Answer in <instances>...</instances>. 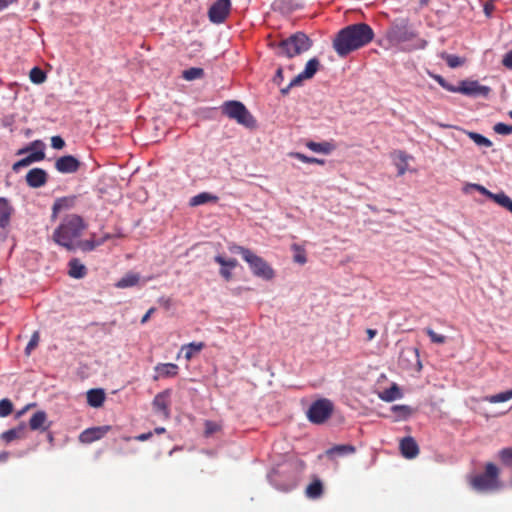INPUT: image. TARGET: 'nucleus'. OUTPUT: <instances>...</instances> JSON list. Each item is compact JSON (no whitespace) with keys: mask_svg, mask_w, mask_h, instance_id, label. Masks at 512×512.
I'll list each match as a JSON object with an SVG mask.
<instances>
[{"mask_svg":"<svg viewBox=\"0 0 512 512\" xmlns=\"http://www.w3.org/2000/svg\"><path fill=\"white\" fill-rule=\"evenodd\" d=\"M373 38L374 32L368 24H352L338 32L333 47L339 56L345 57L352 51L369 44Z\"/></svg>","mask_w":512,"mask_h":512,"instance_id":"f257e3e1","label":"nucleus"},{"mask_svg":"<svg viewBox=\"0 0 512 512\" xmlns=\"http://www.w3.org/2000/svg\"><path fill=\"white\" fill-rule=\"evenodd\" d=\"M87 224L84 219L76 214L67 215L53 233L54 241L68 249L74 250Z\"/></svg>","mask_w":512,"mask_h":512,"instance_id":"f03ea898","label":"nucleus"},{"mask_svg":"<svg viewBox=\"0 0 512 512\" xmlns=\"http://www.w3.org/2000/svg\"><path fill=\"white\" fill-rule=\"evenodd\" d=\"M234 253L241 254L243 260L248 263L254 276L264 280H272L275 277L274 269L260 256L250 249L235 245L230 249Z\"/></svg>","mask_w":512,"mask_h":512,"instance_id":"7ed1b4c3","label":"nucleus"},{"mask_svg":"<svg viewBox=\"0 0 512 512\" xmlns=\"http://www.w3.org/2000/svg\"><path fill=\"white\" fill-rule=\"evenodd\" d=\"M499 470L493 463H487L483 474L475 475L470 479V485L477 491H488L499 488Z\"/></svg>","mask_w":512,"mask_h":512,"instance_id":"20e7f679","label":"nucleus"},{"mask_svg":"<svg viewBox=\"0 0 512 512\" xmlns=\"http://www.w3.org/2000/svg\"><path fill=\"white\" fill-rule=\"evenodd\" d=\"M311 46V40L302 32L295 33L280 43L283 53L289 58L308 51Z\"/></svg>","mask_w":512,"mask_h":512,"instance_id":"39448f33","label":"nucleus"},{"mask_svg":"<svg viewBox=\"0 0 512 512\" xmlns=\"http://www.w3.org/2000/svg\"><path fill=\"white\" fill-rule=\"evenodd\" d=\"M223 112L239 124L251 128L255 126V119L247 108L238 101H227L223 104Z\"/></svg>","mask_w":512,"mask_h":512,"instance_id":"423d86ee","label":"nucleus"},{"mask_svg":"<svg viewBox=\"0 0 512 512\" xmlns=\"http://www.w3.org/2000/svg\"><path fill=\"white\" fill-rule=\"evenodd\" d=\"M333 411V404L328 399H320L311 404L307 416L315 424L325 422Z\"/></svg>","mask_w":512,"mask_h":512,"instance_id":"0eeeda50","label":"nucleus"},{"mask_svg":"<svg viewBox=\"0 0 512 512\" xmlns=\"http://www.w3.org/2000/svg\"><path fill=\"white\" fill-rule=\"evenodd\" d=\"M320 67V62L317 58L310 59L304 70L298 75L294 76L286 87H281L280 91L283 95L288 94L289 91L296 86H300L304 80L311 79Z\"/></svg>","mask_w":512,"mask_h":512,"instance_id":"6e6552de","label":"nucleus"},{"mask_svg":"<svg viewBox=\"0 0 512 512\" xmlns=\"http://www.w3.org/2000/svg\"><path fill=\"white\" fill-rule=\"evenodd\" d=\"M231 11L230 0H217L208 10V18L214 24L223 23Z\"/></svg>","mask_w":512,"mask_h":512,"instance_id":"1a4fd4ad","label":"nucleus"},{"mask_svg":"<svg viewBox=\"0 0 512 512\" xmlns=\"http://www.w3.org/2000/svg\"><path fill=\"white\" fill-rule=\"evenodd\" d=\"M471 187L512 213V199L506 193H493L480 184H472Z\"/></svg>","mask_w":512,"mask_h":512,"instance_id":"9d476101","label":"nucleus"},{"mask_svg":"<svg viewBox=\"0 0 512 512\" xmlns=\"http://www.w3.org/2000/svg\"><path fill=\"white\" fill-rule=\"evenodd\" d=\"M454 93H461L468 96H488L490 88L479 84L478 81L464 80L460 82L458 87H455Z\"/></svg>","mask_w":512,"mask_h":512,"instance_id":"9b49d317","label":"nucleus"},{"mask_svg":"<svg viewBox=\"0 0 512 512\" xmlns=\"http://www.w3.org/2000/svg\"><path fill=\"white\" fill-rule=\"evenodd\" d=\"M390 157L397 169L398 176H403L406 172L410 171L409 163L413 160V156L403 150H395L391 152Z\"/></svg>","mask_w":512,"mask_h":512,"instance_id":"f8f14e48","label":"nucleus"},{"mask_svg":"<svg viewBox=\"0 0 512 512\" xmlns=\"http://www.w3.org/2000/svg\"><path fill=\"white\" fill-rule=\"evenodd\" d=\"M110 429L111 427L108 425L85 429L79 435V441L85 444L92 443L103 438L110 431Z\"/></svg>","mask_w":512,"mask_h":512,"instance_id":"ddd939ff","label":"nucleus"},{"mask_svg":"<svg viewBox=\"0 0 512 512\" xmlns=\"http://www.w3.org/2000/svg\"><path fill=\"white\" fill-rule=\"evenodd\" d=\"M26 183L31 188L43 187L48 181V173L42 168H33L26 174Z\"/></svg>","mask_w":512,"mask_h":512,"instance_id":"4468645a","label":"nucleus"},{"mask_svg":"<svg viewBox=\"0 0 512 512\" xmlns=\"http://www.w3.org/2000/svg\"><path fill=\"white\" fill-rule=\"evenodd\" d=\"M155 375L153 379L158 381L160 379L175 378L179 373V366L174 363H158L154 367Z\"/></svg>","mask_w":512,"mask_h":512,"instance_id":"2eb2a0df","label":"nucleus"},{"mask_svg":"<svg viewBox=\"0 0 512 512\" xmlns=\"http://www.w3.org/2000/svg\"><path fill=\"white\" fill-rule=\"evenodd\" d=\"M171 391L166 389L160 393H158L153 399V407L154 409L161 413L164 418L168 419L170 417V402Z\"/></svg>","mask_w":512,"mask_h":512,"instance_id":"dca6fc26","label":"nucleus"},{"mask_svg":"<svg viewBox=\"0 0 512 512\" xmlns=\"http://www.w3.org/2000/svg\"><path fill=\"white\" fill-rule=\"evenodd\" d=\"M79 161L71 155L62 156L55 162V168L61 173H74L79 168Z\"/></svg>","mask_w":512,"mask_h":512,"instance_id":"f3484780","label":"nucleus"},{"mask_svg":"<svg viewBox=\"0 0 512 512\" xmlns=\"http://www.w3.org/2000/svg\"><path fill=\"white\" fill-rule=\"evenodd\" d=\"M215 262L218 263L220 268V275L226 280L229 281L232 278V271L238 265V262L234 258L226 259L221 255H217L214 258Z\"/></svg>","mask_w":512,"mask_h":512,"instance_id":"a211bd4d","label":"nucleus"},{"mask_svg":"<svg viewBox=\"0 0 512 512\" xmlns=\"http://www.w3.org/2000/svg\"><path fill=\"white\" fill-rule=\"evenodd\" d=\"M111 238L110 234H105L102 237L97 238L95 234H92L90 239L77 242L76 248H79L83 252L93 251L96 247L104 244Z\"/></svg>","mask_w":512,"mask_h":512,"instance_id":"6ab92c4d","label":"nucleus"},{"mask_svg":"<svg viewBox=\"0 0 512 512\" xmlns=\"http://www.w3.org/2000/svg\"><path fill=\"white\" fill-rule=\"evenodd\" d=\"M45 148L46 145L42 140H34L29 143L27 146L19 149L16 155H23L25 153H29L32 155H39V160L42 161L45 158Z\"/></svg>","mask_w":512,"mask_h":512,"instance_id":"aec40b11","label":"nucleus"},{"mask_svg":"<svg viewBox=\"0 0 512 512\" xmlns=\"http://www.w3.org/2000/svg\"><path fill=\"white\" fill-rule=\"evenodd\" d=\"M27 437V425L21 422L17 427L9 429L1 434V439L10 443L17 439H25Z\"/></svg>","mask_w":512,"mask_h":512,"instance_id":"412c9836","label":"nucleus"},{"mask_svg":"<svg viewBox=\"0 0 512 512\" xmlns=\"http://www.w3.org/2000/svg\"><path fill=\"white\" fill-rule=\"evenodd\" d=\"M14 208L8 199L0 197V228L5 229L9 226Z\"/></svg>","mask_w":512,"mask_h":512,"instance_id":"4be33fe9","label":"nucleus"},{"mask_svg":"<svg viewBox=\"0 0 512 512\" xmlns=\"http://www.w3.org/2000/svg\"><path fill=\"white\" fill-rule=\"evenodd\" d=\"M401 454L407 459L415 458L419 453V447L412 437H405L400 441Z\"/></svg>","mask_w":512,"mask_h":512,"instance_id":"5701e85b","label":"nucleus"},{"mask_svg":"<svg viewBox=\"0 0 512 512\" xmlns=\"http://www.w3.org/2000/svg\"><path fill=\"white\" fill-rule=\"evenodd\" d=\"M29 427L31 430H47L50 427V423H48L46 412L40 410L34 413L29 420Z\"/></svg>","mask_w":512,"mask_h":512,"instance_id":"b1692460","label":"nucleus"},{"mask_svg":"<svg viewBox=\"0 0 512 512\" xmlns=\"http://www.w3.org/2000/svg\"><path fill=\"white\" fill-rule=\"evenodd\" d=\"M68 274L75 279L84 278L87 274L86 266L77 258H73L68 262Z\"/></svg>","mask_w":512,"mask_h":512,"instance_id":"393cba45","label":"nucleus"},{"mask_svg":"<svg viewBox=\"0 0 512 512\" xmlns=\"http://www.w3.org/2000/svg\"><path fill=\"white\" fill-rule=\"evenodd\" d=\"M416 37V33L407 29L406 27H400L391 33V40L403 44L413 40Z\"/></svg>","mask_w":512,"mask_h":512,"instance_id":"a878e982","label":"nucleus"},{"mask_svg":"<svg viewBox=\"0 0 512 512\" xmlns=\"http://www.w3.org/2000/svg\"><path fill=\"white\" fill-rule=\"evenodd\" d=\"M305 145L311 151H313L315 153L325 154V155L330 154L335 149V145L332 142H328V141H323V142L308 141Z\"/></svg>","mask_w":512,"mask_h":512,"instance_id":"bb28decb","label":"nucleus"},{"mask_svg":"<svg viewBox=\"0 0 512 512\" xmlns=\"http://www.w3.org/2000/svg\"><path fill=\"white\" fill-rule=\"evenodd\" d=\"M105 401V392L103 389H90L87 392V402L91 407L98 408Z\"/></svg>","mask_w":512,"mask_h":512,"instance_id":"cd10ccee","label":"nucleus"},{"mask_svg":"<svg viewBox=\"0 0 512 512\" xmlns=\"http://www.w3.org/2000/svg\"><path fill=\"white\" fill-rule=\"evenodd\" d=\"M205 348L203 342H191L181 347L180 352L184 353L187 361H190L196 354L200 353Z\"/></svg>","mask_w":512,"mask_h":512,"instance_id":"c85d7f7f","label":"nucleus"},{"mask_svg":"<svg viewBox=\"0 0 512 512\" xmlns=\"http://www.w3.org/2000/svg\"><path fill=\"white\" fill-rule=\"evenodd\" d=\"M402 397V393L397 384H392L391 387L379 393V398L386 402H392Z\"/></svg>","mask_w":512,"mask_h":512,"instance_id":"c756f323","label":"nucleus"},{"mask_svg":"<svg viewBox=\"0 0 512 512\" xmlns=\"http://www.w3.org/2000/svg\"><path fill=\"white\" fill-rule=\"evenodd\" d=\"M139 280H140L139 274L128 273L116 282L115 287H117L119 289L133 287L138 284Z\"/></svg>","mask_w":512,"mask_h":512,"instance_id":"7c9ffc66","label":"nucleus"},{"mask_svg":"<svg viewBox=\"0 0 512 512\" xmlns=\"http://www.w3.org/2000/svg\"><path fill=\"white\" fill-rule=\"evenodd\" d=\"M217 201H218L217 196H215L211 193H208V192H202V193H199V194L193 196L190 199L189 204H190V206L195 207V206H199L202 204H206L208 202H217Z\"/></svg>","mask_w":512,"mask_h":512,"instance_id":"2f4dec72","label":"nucleus"},{"mask_svg":"<svg viewBox=\"0 0 512 512\" xmlns=\"http://www.w3.org/2000/svg\"><path fill=\"white\" fill-rule=\"evenodd\" d=\"M323 494V484L319 479H314L306 488V496L310 499H317Z\"/></svg>","mask_w":512,"mask_h":512,"instance_id":"473e14b6","label":"nucleus"},{"mask_svg":"<svg viewBox=\"0 0 512 512\" xmlns=\"http://www.w3.org/2000/svg\"><path fill=\"white\" fill-rule=\"evenodd\" d=\"M511 399H512V389L500 392L498 394L485 396L482 398L483 401L493 403V404L507 402Z\"/></svg>","mask_w":512,"mask_h":512,"instance_id":"72a5a7b5","label":"nucleus"},{"mask_svg":"<svg viewBox=\"0 0 512 512\" xmlns=\"http://www.w3.org/2000/svg\"><path fill=\"white\" fill-rule=\"evenodd\" d=\"M291 250L293 252L294 262L300 265H304L307 262L306 250L304 246L294 243L291 245Z\"/></svg>","mask_w":512,"mask_h":512,"instance_id":"f704fd0d","label":"nucleus"},{"mask_svg":"<svg viewBox=\"0 0 512 512\" xmlns=\"http://www.w3.org/2000/svg\"><path fill=\"white\" fill-rule=\"evenodd\" d=\"M476 145L478 146H481V147H491L492 146V142L486 138L485 136L479 134V133H476V132H472V131H467V130H462Z\"/></svg>","mask_w":512,"mask_h":512,"instance_id":"c9c22d12","label":"nucleus"},{"mask_svg":"<svg viewBox=\"0 0 512 512\" xmlns=\"http://www.w3.org/2000/svg\"><path fill=\"white\" fill-rule=\"evenodd\" d=\"M289 156L291 158H295L303 163H307V164H318V165H324L325 164V161L323 159H319V158H315V157H309V156H306L305 154L303 153H300V152H290L289 153Z\"/></svg>","mask_w":512,"mask_h":512,"instance_id":"e433bc0d","label":"nucleus"},{"mask_svg":"<svg viewBox=\"0 0 512 512\" xmlns=\"http://www.w3.org/2000/svg\"><path fill=\"white\" fill-rule=\"evenodd\" d=\"M73 202L74 199L68 197L57 199L53 204V215L56 216L60 211L70 208Z\"/></svg>","mask_w":512,"mask_h":512,"instance_id":"4c0bfd02","label":"nucleus"},{"mask_svg":"<svg viewBox=\"0 0 512 512\" xmlns=\"http://www.w3.org/2000/svg\"><path fill=\"white\" fill-rule=\"evenodd\" d=\"M35 156L36 155L29 154L25 158H22L19 161L15 162L12 166V170L17 173L23 167H27L35 162H40L39 157H35Z\"/></svg>","mask_w":512,"mask_h":512,"instance_id":"58836bf2","label":"nucleus"},{"mask_svg":"<svg viewBox=\"0 0 512 512\" xmlns=\"http://www.w3.org/2000/svg\"><path fill=\"white\" fill-rule=\"evenodd\" d=\"M35 156L36 155L29 154L25 158H22L19 161L15 162L12 166V170L17 173L23 167H27L35 162H40L39 157H35Z\"/></svg>","mask_w":512,"mask_h":512,"instance_id":"ea45409f","label":"nucleus"},{"mask_svg":"<svg viewBox=\"0 0 512 512\" xmlns=\"http://www.w3.org/2000/svg\"><path fill=\"white\" fill-rule=\"evenodd\" d=\"M204 71L201 68L192 67L183 71V78L188 81L199 79L203 76Z\"/></svg>","mask_w":512,"mask_h":512,"instance_id":"a19ab883","label":"nucleus"},{"mask_svg":"<svg viewBox=\"0 0 512 512\" xmlns=\"http://www.w3.org/2000/svg\"><path fill=\"white\" fill-rule=\"evenodd\" d=\"M30 80L35 84H41L46 80V74L42 69L34 67L29 73Z\"/></svg>","mask_w":512,"mask_h":512,"instance_id":"79ce46f5","label":"nucleus"},{"mask_svg":"<svg viewBox=\"0 0 512 512\" xmlns=\"http://www.w3.org/2000/svg\"><path fill=\"white\" fill-rule=\"evenodd\" d=\"M443 58L445 59L447 65L450 68H457L464 64V59L460 58L459 56H456V55L445 54V55H443Z\"/></svg>","mask_w":512,"mask_h":512,"instance_id":"37998d69","label":"nucleus"},{"mask_svg":"<svg viewBox=\"0 0 512 512\" xmlns=\"http://www.w3.org/2000/svg\"><path fill=\"white\" fill-rule=\"evenodd\" d=\"M13 404L9 399H2L0 401V417H7L12 413Z\"/></svg>","mask_w":512,"mask_h":512,"instance_id":"c03bdc74","label":"nucleus"},{"mask_svg":"<svg viewBox=\"0 0 512 512\" xmlns=\"http://www.w3.org/2000/svg\"><path fill=\"white\" fill-rule=\"evenodd\" d=\"M392 411L397 414L399 418H407L411 414V409L406 405H395L392 407Z\"/></svg>","mask_w":512,"mask_h":512,"instance_id":"a18cd8bd","label":"nucleus"},{"mask_svg":"<svg viewBox=\"0 0 512 512\" xmlns=\"http://www.w3.org/2000/svg\"><path fill=\"white\" fill-rule=\"evenodd\" d=\"M495 133L500 135H510L512 134V125H508L502 122L496 123L493 127Z\"/></svg>","mask_w":512,"mask_h":512,"instance_id":"49530a36","label":"nucleus"},{"mask_svg":"<svg viewBox=\"0 0 512 512\" xmlns=\"http://www.w3.org/2000/svg\"><path fill=\"white\" fill-rule=\"evenodd\" d=\"M426 334L429 336L430 340L433 343L443 344L446 341V337L444 335L437 334L435 331H433L430 328L426 329Z\"/></svg>","mask_w":512,"mask_h":512,"instance_id":"de8ad7c7","label":"nucleus"},{"mask_svg":"<svg viewBox=\"0 0 512 512\" xmlns=\"http://www.w3.org/2000/svg\"><path fill=\"white\" fill-rule=\"evenodd\" d=\"M499 457L504 464L512 466V449L511 448L502 449L499 452Z\"/></svg>","mask_w":512,"mask_h":512,"instance_id":"09e8293b","label":"nucleus"},{"mask_svg":"<svg viewBox=\"0 0 512 512\" xmlns=\"http://www.w3.org/2000/svg\"><path fill=\"white\" fill-rule=\"evenodd\" d=\"M431 77H432L435 81H437V83H438L441 87H443L444 89H446L447 91H449V92H454V91H455V87H456V86H453V85H451V84L447 83V82L445 81V79H444L442 76H440V75H431Z\"/></svg>","mask_w":512,"mask_h":512,"instance_id":"8fccbe9b","label":"nucleus"},{"mask_svg":"<svg viewBox=\"0 0 512 512\" xmlns=\"http://www.w3.org/2000/svg\"><path fill=\"white\" fill-rule=\"evenodd\" d=\"M39 333L38 332H34L30 341L28 342L27 346H26V353L27 354H30V352L36 348V346L38 345L39 343Z\"/></svg>","mask_w":512,"mask_h":512,"instance_id":"3c124183","label":"nucleus"},{"mask_svg":"<svg viewBox=\"0 0 512 512\" xmlns=\"http://www.w3.org/2000/svg\"><path fill=\"white\" fill-rule=\"evenodd\" d=\"M284 78H285V68L279 67L276 71L273 81L277 86H282Z\"/></svg>","mask_w":512,"mask_h":512,"instance_id":"603ef678","label":"nucleus"},{"mask_svg":"<svg viewBox=\"0 0 512 512\" xmlns=\"http://www.w3.org/2000/svg\"><path fill=\"white\" fill-rule=\"evenodd\" d=\"M331 452H337L339 454L354 453L355 448L351 445H339L334 447Z\"/></svg>","mask_w":512,"mask_h":512,"instance_id":"864d4df0","label":"nucleus"},{"mask_svg":"<svg viewBox=\"0 0 512 512\" xmlns=\"http://www.w3.org/2000/svg\"><path fill=\"white\" fill-rule=\"evenodd\" d=\"M220 429V426L213 421H206L205 423V433L206 435H211L217 432Z\"/></svg>","mask_w":512,"mask_h":512,"instance_id":"5fc2aeb1","label":"nucleus"},{"mask_svg":"<svg viewBox=\"0 0 512 512\" xmlns=\"http://www.w3.org/2000/svg\"><path fill=\"white\" fill-rule=\"evenodd\" d=\"M51 146L54 149L60 150L65 146V142L60 136H53L51 138Z\"/></svg>","mask_w":512,"mask_h":512,"instance_id":"6e6d98bb","label":"nucleus"},{"mask_svg":"<svg viewBox=\"0 0 512 512\" xmlns=\"http://www.w3.org/2000/svg\"><path fill=\"white\" fill-rule=\"evenodd\" d=\"M502 64L508 68V69H512V50L508 51L504 57H503V60H502Z\"/></svg>","mask_w":512,"mask_h":512,"instance_id":"4d7b16f0","label":"nucleus"},{"mask_svg":"<svg viewBox=\"0 0 512 512\" xmlns=\"http://www.w3.org/2000/svg\"><path fill=\"white\" fill-rule=\"evenodd\" d=\"M155 310H156V309H155L154 307L150 308V309L146 312V314L142 317V319H141V324H145V323L150 319V317H151V316H152V314L155 312Z\"/></svg>","mask_w":512,"mask_h":512,"instance_id":"13d9d810","label":"nucleus"},{"mask_svg":"<svg viewBox=\"0 0 512 512\" xmlns=\"http://www.w3.org/2000/svg\"><path fill=\"white\" fill-rule=\"evenodd\" d=\"M18 0H0V11L6 9L9 5L16 3Z\"/></svg>","mask_w":512,"mask_h":512,"instance_id":"bf43d9fd","label":"nucleus"},{"mask_svg":"<svg viewBox=\"0 0 512 512\" xmlns=\"http://www.w3.org/2000/svg\"><path fill=\"white\" fill-rule=\"evenodd\" d=\"M427 45V41L424 39H418L417 43L412 47L413 49H424Z\"/></svg>","mask_w":512,"mask_h":512,"instance_id":"052dcab7","label":"nucleus"},{"mask_svg":"<svg viewBox=\"0 0 512 512\" xmlns=\"http://www.w3.org/2000/svg\"><path fill=\"white\" fill-rule=\"evenodd\" d=\"M152 437V432L143 433L135 437L138 441H146Z\"/></svg>","mask_w":512,"mask_h":512,"instance_id":"680f3d73","label":"nucleus"},{"mask_svg":"<svg viewBox=\"0 0 512 512\" xmlns=\"http://www.w3.org/2000/svg\"><path fill=\"white\" fill-rule=\"evenodd\" d=\"M366 334L368 340L370 341L377 335V330L369 328L366 330Z\"/></svg>","mask_w":512,"mask_h":512,"instance_id":"e2e57ef3","label":"nucleus"},{"mask_svg":"<svg viewBox=\"0 0 512 512\" xmlns=\"http://www.w3.org/2000/svg\"><path fill=\"white\" fill-rule=\"evenodd\" d=\"M31 406V404H28L26 407H24L21 411L17 413L16 417H21Z\"/></svg>","mask_w":512,"mask_h":512,"instance_id":"0e129e2a","label":"nucleus"},{"mask_svg":"<svg viewBox=\"0 0 512 512\" xmlns=\"http://www.w3.org/2000/svg\"><path fill=\"white\" fill-rule=\"evenodd\" d=\"M484 11H485V14L487 16H490L491 15V11H492V7H490L489 5H485Z\"/></svg>","mask_w":512,"mask_h":512,"instance_id":"69168bd1","label":"nucleus"},{"mask_svg":"<svg viewBox=\"0 0 512 512\" xmlns=\"http://www.w3.org/2000/svg\"><path fill=\"white\" fill-rule=\"evenodd\" d=\"M165 431H166V430H165V428H164V427H157V428L155 429V433H156V434H162V433H164Z\"/></svg>","mask_w":512,"mask_h":512,"instance_id":"338daca9","label":"nucleus"},{"mask_svg":"<svg viewBox=\"0 0 512 512\" xmlns=\"http://www.w3.org/2000/svg\"><path fill=\"white\" fill-rule=\"evenodd\" d=\"M284 68H285V72L287 71V72L291 73V72L294 71V66L293 65H289V66L284 67Z\"/></svg>","mask_w":512,"mask_h":512,"instance_id":"774afa93","label":"nucleus"}]
</instances>
